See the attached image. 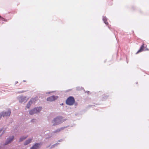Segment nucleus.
<instances>
[{
	"label": "nucleus",
	"mask_w": 149,
	"mask_h": 149,
	"mask_svg": "<svg viewBox=\"0 0 149 149\" xmlns=\"http://www.w3.org/2000/svg\"><path fill=\"white\" fill-rule=\"evenodd\" d=\"M64 121L62 117L58 116L54 118L52 123L53 125H56L62 123Z\"/></svg>",
	"instance_id": "1"
},
{
	"label": "nucleus",
	"mask_w": 149,
	"mask_h": 149,
	"mask_svg": "<svg viewBox=\"0 0 149 149\" xmlns=\"http://www.w3.org/2000/svg\"><path fill=\"white\" fill-rule=\"evenodd\" d=\"M42 109V107H36L30 110L29 111L30 114L32 115L35 113L40 112Z\"/></svg>",
	"instance_id": "2"
},
{
	"label": "nucleus",
	"mask_w": 149,
	"mask_h": 149,
	"mask_svg": "<svg viewBox=\"0 0 149 149\" xmlns=\"http://www.w3.org/2000/svg\"><path fill=\"white\" fill-rule=\"evenodd\" d=\"M75 102L74 98L70 96L66 100V104L69 105H72Z\"/></svg>",
	"instance_id": "3"
},
{
	"label": "nucleus",
	"mask_w": 149,
	"mask_h": 149,
	"mask_svg": "<svg viewBox=\"0 0 149 149\" xmlns=\"http://www.w3.org/2000/svg\"><path fill=\"white\" fill-rule=\"evenodd\" d=\"M17 99L19 102L21 103L24 102H26L28 100L26 96H18L17 97Z\"/></svg>",
	"instance_id": "4"
},
{
	"label": "nucleus",
	"mask_w": 149,
	"mask_h": 149,
	"mask_svg": "<svg viewBox=\"0 0 149 149\" xmlns=\"http://www.w3.org/2000/svg\"><path fill=\"white\" fill-rule=\"evenodd\" d=\"M0 113L2 117L8 116H10L11 111L10 110H8L6 111H3Z\"/></svg>",
	"instance_id": "5"
},
{
	"label": "nucleus",
	"mask_w": 149,
	"mask_h": 149,
	"mask_svg": "<svg viewBox=\"0 0 149 149\" xmlns=\"http://www.w3.org/2000/svg\"><path fill=\"white\" fill-rule=\"evenodd\" d=\"M58 97L57 96H52L47 98V100L48 101L52 102L55 100Z\"/></svg>",
	"instance_id": "6"
},
{
	"label": "nucleus",
	"mask_w": 149,
	"mask_h": 149,
	"mask_svg": "<svg viewBox=\"0 0 149 149\" xmlns=\"http://www.w3.org/2000/svg\"><path fill=\"white\" fill-rule=\"evenodd\" d=\"M149 49L146 47H144L143 44L141 47L140 49L137 52L136 54H137L139 52H142L143 51L148 50Z\"/></svg>",
	"instance_id": "7"
},
{
	"label": "nucleus",
	"mask_w": 149,
	"mask_h": 149,
	"mask_svg": "<svg viewBox=\"0 0 149 149\" xmlns=\"http://www.w3.org/2000/svg\"><path fill=\"white\" fill-rule=\"evenodd\" d=\"M14 138V136H10L7 139V141L5 143V145H7L9 143H10L11 141H12Z\"/></svg>",
	"instance_id": "8"
},
{
	"label": "nucleus",
	"mask_w": 149,
	"mask_h": 149,
	"mask_svg": "<svg viewBox=\"0 0 149 149\" xmlns=\"http://www.w3.org/2000/svg\"><path fill=\"white\" fill-rule=\"evenodd\" d=\"M40 144L39 143H35L30 149H39L40 147Z\"/></svg>",
	"instance_id": "9"
},
{
	"label": "nucleus",
	"mask_w": 149,
	"mask_h": 149,
	"mask_svg": "<svg viewBox=\"0 0 149 149\" xmlns=\"http://www.w3.org/2000/svg\"><path fill=\"white\" fill-rule=\"evenodd\" d=\"M32 138H29L26 140L24 143V145H27L29 144L31 141Z\"/></svg>",
	"instance_id": "10"
},
{
	"label": "nucleus",
	"mask_w": 149,
	"mask_h": 149,
	"mask_svg": "<svg viewBox=\"0 0 149 149\" xmlns=\"http://www.w3.org/2000/svg\"><path fill=\"white\" fill-rule=\"evenodd\" d=\"M33 101V99H32L29 101L28 103L27 104L26 107L28 108H29L31 105L32 104Z\"/></svg>",
	"instance_id": "11"
},
{
	"label": "nucleus",
	"mask_w": 149,
	"mask_h": 149,
	"mask_svg": "<svg viewBox=\"0 0 149 149\" xmlns=\"http://www.w3.org/2000/svg\"><path fill=\"white\" fill-rule=\"evenodd\" d=\"M28 137L27 135L23 136L20 137L19 139V141L20 142L22 141L24 139H25Z\"/></svg>",
	"instance_id": "12"
},
{
	"label": "nucleus",
	"mask_w": 149,
	"mask_h": 149,
	"mask_svg": "<svg viewBox=\"0 0 149 149\" xmlns=\"http://www.w3.org/2000/svg\"><path fill=\"white\" fill-rule=\"evenodd\" d=\"M102 19L105 24L107 25L108 24V23L107 22V19L106 17H103Z\"/></svg>",
	"instance_id": "13"
},
{
	"label": "nucleus",
	"mask_w": 149,
	"mask_h": 149,
	"mask_svg": "<svg viewBox=\"0 0 149 149\" xmlns=\"http://www.w3.org/2000/svg\"><path fill=\"white\" fill-rule=\"evenodd\" d=\"M65 128V127H61V128L57 130V131H60L61 130H63Z\"/></svg>",
	"instance_id": "14"
},
{
	"label": "nucleus",
	"mask_w": 149,
	"mask_h": 149,
	"mask_svg": "<svg viewBox=\"0 0 149 149\" xmlns=\"http://www.w3.org/2000/svg\"><path fill=\"white\" fill-rule=\"evenodd\" d=\"M36 121V120L35 119H33L31 120V122H35Z\"/></svg>",
	"instance_id": "15"
},
{
	"label": "nucleus",
	"mask_w": 149,
	"mask_h": 149,
	"mask_svg": "<svg viewBox=\"0 0 149 149\" xmlns=\"http://www.w3.org/2000/svg\"><path fill=\"white\" fill-rule=\"evenodd\" d=\"M56 145H57V144H55V145H53L52 146H53V147H54L55 146H56Z\"/></svg>",
	"instance_id": "16"
},
{
	"label": "nucleus",
	"mask_w": 149,
	"mask_h": 149,
	"mask_svg": "<svg viewBox=\"0 0 149 149\" xmlns=\"http://www.w3.org/2000/svg\"><path fill=\"white\" fill-rule=\"evenodd\" d=\"M1 131H2V129H0V133H1Z\"/></svg>",
	"instance_id": "17"
},
{
	"label": "nucleus",
	"mask_w": 149,
	"mask_h": 149,
	"mask_svg": "<svg viewBox=\"0 0 149 149\" xmlns=\"http://www.w3.org/2000/svg\"><path fill=\"white\" fill-rule=\"evenodd\" d=\"M0 19H3V18H2L1 17V16H0Z\"/></svg>",
	"instance_id": "18"
},
{
	"label": "nucleus",
	"mask_w": 149,
	"mask_h": 149,
	"mask_svg": "<svg viewBox=\"0 0 149 149\" xmlns=\"http://www.w3.org/2000/svg\"><path fill=\"white\" fill-rule=\"evenodd\" d=\"M51 93V92H49L48 93Z\"/></svg>",
	"instance_id": "19"
},
{
	"label": "nucleus",
	"mask_w": 149,
	"mask_h": 149,
	"mask_svg": "<svg viewBox=\"0 0 149 149\" xmlns=\"http://www.w3.org/2000/svg\"><path fill=\"white\" fill-rule=\"evenodd\" d=\"M17 83V82H16L15 84H16V83Z\"/></svg>",
	"instance_id": "20"
},
{
	"label": "nucleus",
	"mask_w": 149,
	"mask_h": 149,
	"mask_svg": "<svg viewBox=\"0 0 149 149\" xmlns=\"http://www.w3.org/2000/svg\"><path fill=\"white\" fill-rule=\"evenodd\" d=\"M17 83V82H16L15 84H16V83Z\"/></svg>",
	"instance_id": "21"
},
{
	"label": "nucleus",
	"mask_w": 149,
	"mask_h": 149,
	"mask_svg": "<svg viewBox=\"0 0 149 149\" xmlns=\"http://www.w3.org/2000/svg\"><path fill=\"white\" fill-rule=\"evenodd\" d=\"M17 83V82H16L15 84H16V83Z\"/></svg>",
	"instance_id": "22"
}]
</instances>
